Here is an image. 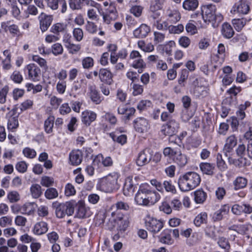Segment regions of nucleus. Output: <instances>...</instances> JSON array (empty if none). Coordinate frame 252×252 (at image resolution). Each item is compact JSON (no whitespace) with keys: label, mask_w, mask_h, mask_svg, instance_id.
<instances>
[{"label":"nucleus","mask_w":252,"mask_h":252,"mask_svg":"<svg viewBox=\"0 0 252 252\" xmlns=\"http://www.w3.org/2000/svg\"><path fill=\"white\" fill-rule=\"evenodd\" d=\"M160 198V194L157 191L151 190L149 185L147 184L141 185L135 196L136 203L142 206L154 205Z\"/></svg>","instance_id":"obj_1"},{"label":"nucleus","mask_w":252,"mask_h":252,"mask_svg":"<svg viewBox=\"0 0 252 252\" xmlns=\"http://www.w3.org/2000/svg\"><path fill=\"white\" fill-rule=\"evenodd\" d=\"M200 181L199 174L194 172H188L180 177L178 183L180 190L186 192L195 189Z\"/></svg>","instance_id":"obj_2"},{"label":"nucleus","mask_w":252,"mask_h":252,"mask_svg":"<svg viewBox=\"0 0 252 252\" xmlns=\"http://www.w3.org/2000/svg\"><path fill=\"white\" fill-rule=\"evenodd\" d=\"M216 8L213 4L204 5L201 8V14L204 21L220 23L223 20L220 14H216Z\"/></svg>","instance_id":"obj_3"},{"label":"nucleus","mask_w":252,"mask_h":252,"mask_svg":"<svg viewBox=\"0 0 252 252\" xmlns=\"http://www.w3.org/2000/svg\"><path fill=\"white\" fill-rule=\"evenodd\" d=\"M119 175L117 173L109 174L101 179L99 184L100 189L105 192H111L117 188Z\"/></svg>","instance_id":"obj_4"},{"label":"nucleus","mask_w":252,"mask_h":252,"mask_svg":"<svg viewBox=\"0 0 252 252\" xmlns=\"http://www.w3.org/2000/svg\"><path fill=\"white\" fill-rule=\"evenodd\" d=\"M52 206L55 209L56 216L59 218H63L65 215L71 216L74 212V203L71 201L63 203L54 202Z\"/></svg>","instance_id":"obj_5"},{"label":"nucleus","mask_w":252,"mask_h":252,"mask_svg":"<svg viewBox=\"0 0 252 252\" xmlns=\"http://www.w3.org/2000/svg\"><path fill=\"white\" fill-rule=\"evenodd\" d=\"M163 154L165 157H168L172 159L174 162L180 167L185 166L188 162L187 156L181 153V151L177 149L166 147L163 150Z\"/></svg>","instance_id":"obj_6"},{"label":"nucleus","mask_w":252,"mask_h":252,"mask_svg":"<svg viewBox=\"0 0 252 252\" xmlns=\"http://www.w3.org/2000/svg\"><path fill=\"white\" fill-rule=\"evenodd\" d=\"M111 217L112 220L115 222L113 226L117 225L120 231L124 232L129 226L130 220L128 216L116 211L112 212Z\"/></svg>","instance_id":"obj_7"},{"label":"nucleus","mask_w":252,"mask_h":252,"mask_svg":"<svg viewBox=\"0 0 252 252\" xmlns=\"http://www.w3.org/2000/svg\"><path fill=\"white\" fill-rule=\"evenodd\" d=\"M128 61L131 66L135 69H142L146 65L141 55L136 50H133L130 52Z\"/></svg>","instance_id":"obj_8"},{"label":"nucleus","mask_w":252,"mask_h":252,"mask_svg":"<svg viewBox=\"0 0 252 252\" xmlns=\"http://www.w3.org/2000/svg\"><path fill=\"white\" fill-rule=\"evenodd\" d=\"M145 220L146 228L152 232H158L163 227V224L162 221L153 217H151L149 216H147L145 218Z\"/></svg>","instance_id":"obj_9"},{"label":"nucleus","mask_w":252,"mask_h":252,"mask_svg":"<svg viewBox=\"0 0 252 252\" xmlns=\"http://www.w3.org/2000/svg\"><path fill=\"white\" fill-rule=\"evenodd\" d=\"M250 11V6L247 0H239L236 2L230 11L233 14L245 15Z\"/></svg>","instance_id":"obj_10"},{"label":"nucleus","mask_w":252,"mask_h":252,"mask_svg":"<svg viewBox=\"0 0 252 252\" xmlns=\"http://www.w3.org/2000/svg\"><path fill=\"white\" fill-rule=\"evenodd\" d=\"M153 155V151L148 148H146L138 155L136 163L138 166H142L148 164L151 160Z\"/></svg>","instance_id":"obj_11"},{"label":"nucleus","mask_w":252,"mask_h":252,"mask_svg":"<svg viewBox=\"0 0 252 252\" xmlns=\"http://www.w3.org/2000/svg\"><path fill=\"white\" fill-rule=\"evenodd\" d=\"M179 127L178 123L174 120H171L162 126L161 131L165 135L171 136L174 135Z\"/></svg>","instance_id":"obj_12"},{"label":"nucleus","mask_w":252,"mask_h":252,"mask_svg":"<svg viewBox=\"0 0 252 252\" xmlns=\"http://www.w3.org/2000/svg\"><path fill=\"white\" fill-rule=\"evenodd\" d=\"M133 123L134 128L138 132H146L150 128V125L148 120L143 117L137 118L134 121Z\"/></svg>","instance_id":"obj_13"},{"label":"nucleus","mask_w":252,"mask_h":252,"mask_svg":"<svg viewBox=\"0 0 252 252\" xmlns=\"http://www.w3.org/2000/svg\"><path fill=\"white\" fill-rule=\"evenodd\" d=\"M26 68L28 71V75L30 79L33 81L39 80L41 70L34 63H30L27 65Z\"/></svg>","instance_id":"obj_14"},{"label":"nucleus","mask_w":252,"mask_h":252,"mask_svg":"<svg viewBox=\"0 0 252 252\" xmlns=\"http://www.w3.org/2000/svg\"><path fill=\"white\" fill-rule=\"evenodd\" d=\"M91 214V212L89 207H86L84 202L79 201L77 204V210L76 216L80 219L89 217Z\"/></svg>","instance_id":"obj_15"},{"label":"nucleus","mask_w":252,"mask_h":252,"mask_svg":"<svg viewBox=\"0 0 252 252\" xmlns=\"http://www.w3.org/2000/svg\"><path fill=\"white\" fill-rule=\"evenodd\" d=\"M88 95L92 101L96 104L100 103L102 101V97L94 84L89 85Z\"/></svg>","instance_id":"obj_16"},{"label":"nucleus","mask_w":252,"mask_h":252,"mask_svg":"<svg viewBox=\"0 0 252 252\" xmlns=\"http://www.w3.org/2000/svg\"><path fill=\"white\" fill-rule=\"evenodd\" d=\"M40 28L42 32L46 31L51 25L53 18L51 15H48L44 13H41L38 17Z\"/></svg>","instance_id":"obj_17"},{"label":"nucleus","mask_w":252,"mask_h":252,"mask_svg":"<svg viewBox=\"0 0 252 252\" xmlns=\"http://www.w3.org/2000/svg\"><path fill=\"white\" fill-rule=\"evenodd\" d=\"M15 112V110L12 109L7 115L8 118L7 127L11 130L16 129L19 126L18 116L16 115Z\"/></svg>","instance_id":"obj_18"},{"label":"nucleus","mask_w":252,"mask_h":252,"mask_svg":"<svg viewBox=\"0 0 252 252\" xmlns=\"http://www.w3.org/2000/svg\"><path fill=\"white\" fill-rule=\"evenodd\" d=\"M69 163L71 165L76 166L79 165L83 159V154L80 150H72L69 154Z\"/></svg>","instance_id":"obj_19"},{"label":"nucleus","mask_w":252,"mask_h":252,"mask_svg":"<svg viewBox=\"0 0 252 252\" xmlns=\"http://www.w3.org/2000/svg\"><path fill=\"white\" fill-rule=\"evenodd\" d=\"M93 163L94 165L99 166L102 164L104 167H109L113 165V161L110 157L104 158L102 155L99 154L95 157Z\"/></svg>","instance_id":"obj_20"},{"label":"nucleus","mask_w":252,"mask_h":252,"mask_svg":"<svg viewBox=\"0 0 252 252\" xmlns=\"http://www.w3.org/2000/svg\"><path fill=\"white\" fill-rule=\"evenodd\" d=\"M1 27L5 32L9 31L13 36H19L20 34V31L19 27L15 24L10 25V21L2 22L1 24Z\"/></svg>","instance_id":"obj_21"},{"label":"nucleus","mask_w":252,"mask_h":252,"mask_svg":"<svg viewBox=\"0 0 252 252\" xmlns=\"http://www.w3.org/2000/svg\"><path fill=\"white\" fill-rule=\"evenodd\" d=\"M81 120L86 126H89L96 118V114L94 112L85 110L82 113Z\"/></svg>","instance_id":"obj_22"},{"label":"nucleus","mask_w":252,"mask_h":252,"mask_svg":"<svg viewBox=\"0 0 252 252\" xmlns=\"http://www.w3.org/2000/svg\"><path fill=\"white\" fill-rule=\"evenodd\" d=\"M99 78L101 82L109 85L113 82L112 73L106 68H101L99 70Z\"/></svg>","instance_id":"obj_23"},{"label":"nucleus","mask_w":252,"mask_h":252,"mask_svg":"<svg viewBox=\"0 0 252 252\" xmlns=\"http://www.w3.org/2000/svg\"><path fill=\"white\" fill-rule=\"evenodd\" d=\"M164 0H155L150 6V11L153 13L152 17L154 19L158 18L160 13L158 12L162 8V5L164 2Z\"/></svg>","instance_id":"obj_24"},{"label":"nucleus","mask_w":252,"mask_h":252,"mask_svg":"<svg viewBox=\"0 0 252 252\" xmlns=\"http://www.w3.org/2000/svg\"><path fill=\"white\" fill-rule=\"evenodd\" d=\"M150 30V28L149 26L143 24L133 31V34L136 38H144L147 36Z\"/></svg>","instance_id":"obj_25"},{"label":"nucleus","mask_w":252,"mask_h":252,"mask_svg":"<svg viewBox=\"0 0 252 252\" xmlns=\"http://www.w3.org/2000/svg\"><path fill=\"white\" fill-rule=\"evenodd\" d=\"M48 230V224L45 221H39L36 223L33 228V233L37 235H41L46 233Z\"/></svg>","instance_id":"obj_26"},{"label":"nucleus","mask_w":252,"mask_h":252,"mask_svg":"<svg viewBox=\"0 0 252 252\" xmlns=\"http://www.w3.org/2000/svg\"><path fill=\"white\" fill-rule=\"evenodd\" d=\"M237 139L234 135L228 136L225 140L223 150L226 152H230L237 145Z\"/></svg>","instance_id":"obj_27"},{"label":"nucleus","mask_w":252,"mask_h":252,"mask_svg":"<svg viewBox=\"0 0 252 252\" xmlns=\"http://www.w3.org/2000/svg\"><path fill=\"white\" fill-rule=\"evenodd\" d=\"M134 184L132 177H127L125 180L124 186L123 191L125 195H129L134 191Z\"/></svg>","instance_id":"obj_28"},{"label":"nucleus","mask_w":252,"mask_h":252,"mask_svg":"<svg viewBox=\"0 0 252 252\" xmlns=\"http://www.w3.org/2000/svg\"><path fill=\"white\" fill-rule=\"evenodd\" d=\"M35 206L34 202H26L22 205V214L32 215L35 211Z\"/></svg>","instance_id":"obj_29"},{"label":"nucleus","mask_w":252,"mask_h":252,"mask_svg":"<svg viewBox=\"0 0 252 252\" xmlns=\"http://www.w3.org/2000/svg\"><path fill=\"white\" fill-rule=\"evenodd\" d=\"M249 21L250 20H248L245 18L234 19L232 21V23L235 30L238 32H240Z\"/></svg>","instance_id":"obj_30"},{"label":"nucleus","mask_w":252,"mask_h":252,"mask_svg":"<svg viewBox=\"0 0 252 252\" xmlns=\"http://www.w3.org/2000/svg\"><path fill=\"white\" fill-rule=\"evenodd\" d=\"M247 179L243 177H237L233 182L234 189L236 190L243 189L247 185Z\"/></svg>","instance_id":"obj_31"},{"label":"nucleus","mask_w":252,"mask_h":252,"mask_svg":"<svg viewBox=\"0 0 252 252\" xmlns=\"http://www.w3.org/2000/svg\"><path fill=\"white\" fill-rule=\"evenodd\" d=\"M221 32L223 35L227 38H231L234 33V31L232 27L228 23H224L222 25Z\"/></svg>","instance_id":"obj_32"},{"label":"nucleus","mask_w":252,"mask_h":252,"mask_svg":"<svg viewBox=\"0 0 252 252\" xmlns=\"http://www.w3.org/2000/svg\"><path fill=\"white\" fill-rule=\"evenodd\" d=\"M5 58L2 61V67L4 69L9 70L11 68V53L8 50H4L3 52Z\"/></svg>","instance_id":"obj_33"},{"label":"nucleus","mask_w":252,"mask_h":252,"mask_svg":"<svg viewBox=\"0 0 252 252\" xmlns=\"http://www.w3.org/2000/svg\"><path fill=\"white\" fill-rule=\"evenodd\" d=\"M198 0H185L183 4V8L189 11H193L198 6Z\"/></svg>","instance_id":"obj_34"},{"label":"nucleus","mask_w":252,"mask_h":252,"mask_svg":"<svg viewBox=\"0 0 252 252\" xmlns=\"http://www.w3.org/2000/svg\"><path fill=\"white\" fill-rule=\"evenodd\" d=\"M168 19L172 23H176L181 19V15L179 12L176 10H168L166 12Z\"/></svg>","instance_id":"obj_35"},{"label":"nucleus","mask_w":252,"mask_h":252,"mask_svg":"<svg viewBox=\"0 0 252 252\" xmlns=\"http://www.w3.org/2000/svg\"><path fill=\"white\" fill-rule=\"evenodd\" d=\"M55 117L49 116L44 122V129L46 133H51L53 131Z\"/></svg>","instance_id":"obj_36"},{"label":"nucleus","mask_w":252,"mask_h":252,"mask_svg":"<svg viewBox=\"0 0 252 252\" xmlns=\"http://www.w3.org/2000/svg\"><path fill=\"white\" fill-rule=\"evenodd\" d=\"M30 192L33 198H38L42 194L41 187L37 184H33L30 188Z\"/></svg>","instance_id":"obj_37"},{"label":"nucleus","mask_w":252,"mask_h":252,"mask_svg":"<svg viewBox=\"0 0 252 252\" xmlns=\"http://www.w3.org/2000/svg\"><path fill=\"white\" fill-rule=\"evenodd\" d=\"M207 221V214L206 212H201L196 216L194 220V223L196 226H200Z\"/></svg>","instance_id":"obj_38"},{"label":"nucleus","mask_w":252,"mask_h":252,"mask_svg":"<svg viewBox=\"0 0 252 252\" xmlns=\"http://www.w3.org/2000/svg\"><path fill=\"white\" fill-rule=\"evenodd\" d=\"M7 199L11 203H16L21 199L20 194L16 190H12L7 193Z\"/></svg>","instance_id":"obj_39"},{"label":"nucleus","mask_w":252,"mask_h":252,"mask_svg":"<svg viewBox=\"0 0 252 252\" xmlns=\"http://www.w3.org/2000/svg\"><path fill=\"white\" fill-rule=\"evenodd\" d=\"M139 48L145 52H151L155 49L154 46L151 43L146 44L144 41L139 40L137 42Z\"/></svg>","instance_id":"obj_40"},{"label":"nucleus","mask_w":252,"mask_h":252,"mask_svg":"<svg viewBox=\"0 0 252 252\" xmlns=\"http://www.w3.org/2000/svg\"><path fill=\"white\" fill-rule=\"evenodd\" d=\"M200 168L202 172L208 175H212L215 168L214 164L210 163H202L200 164Z\"/></svg>","instance_id":"obj_41"},{"label":"nucleus","mask_w":252,"mask_h":252,"mask_svg":"<svg viewBox=\"0 0 252 252\" xmlns=\"http://www.w3.org/2000/svg\"><path fill=\"white\" fill-rule=\"evenodd\" d=\"M225 52V47L222 44H220L218 45V53L220 56V57L217 56V58L220 59L218 61V63H217V64L214 66L215 68L221 66L222 63L224 61V53Z\"/></svg>","instance_id":"obj_42"},{"label":"nucleus","mask_w":252,"mask_h":252,"mask_svg":"<svg viewBox=\"0 0 252 252\" xmlns=\"http://www.w3.org/2000/svg\"><path fill=\"white\" fill-rule=\"evenodd\" d=\"M194 200L197 203H202L206 199V193L202 190H197L194 192Z\"/></svg>","instance_id":"obj_43"},{"label":"nucleus","mask_w":252,"mask_h":252,"mask_svg":"<svg viewBox=\"0 0 252 252\" xmlns=\"http://www.w3.org/2000/svg\"><path fill=\"white\" fill-rule=\"evenodd\" d=\"M131 89L132 90V94L133 96L141 95L144 91L142 85L136 83H131L130 84Z\"/></svg>","instance_id":"obj_44"},{"label":"nucleus","mask_w":252,"mask_h":252,"mask_svg":"<svg viewBox=\"0 0 252 252\" xmlns=\"http://www.w3.org/2000/svg\"><path fill=\"white\" fill-rule=\"evenodd\" d=\"M66 29V25L63 23H58L54 24L51 28V32L55 34H59L63 32Z\"/></svg>","instance_id":"obj_45"},{"label":"nucleus","mask_w":252,"mask_h":252,"mask_svg":"<svg viewBox=\"0 0 252 252\" xmlns=\"http://www.w3.org/2000/svg\"><path fill=\"white\" fill-rule=\"evenodd\" d=\"M44 195L47 199L50 200L58 197L59 193L55 188H50L46 190Z\"/></svg>","instance_id":"obj_46"},{"label":"nucleus","mask_w":252,"mask_h":252,"mask_svg":"<svg viewBox=\"0 0 252 252\" xmlns=\"http://www.w3.org/2000/svg\"><path fill=\"white\" fill-rule=\"evenodd\" d=\"M217 243L221 249L225 250L227 252H229L230 245L226 238L223 237H219Z\"/></svg>","instance_id":"obj_47"},{"label":"nucleus","mask_w":252,"mask_h":252,"mask_svg":"<svg viewBox=\"0 0 252 252\" xmlns=\"http://www.w3.org/2000/svg\"><path fill=\"white\" fill-rule=\"evenodd\" d=\"M216 228L214 225H207L205 228V234L214 239H216L218 236L216 233Z\"/></svg>","instance_id":"obj_48"},{"label":"nucleus","mask_w":252,"mask_h":252,"mask_svg":"<svg viewBox=\"0 0 252 252\" xmlns=\"http://www.w3.org/2000/svg\"><path fill=\"white\" fill-rule=\"evenodd\" d=\"M184 27L182 24L177 26L170 25L168 27L169 32L171 34H180L184 31Z\"/></svg>","instance_id":"obj_49"},{"label":"nucleus","mask_w":252,"mask_h":252,"mask_svg":"<svg viewBox=\"0 0 252 252\" xmlns=\"http://www.w3.org/2000/svg\"><path fill=\"white\" fill-rule=\"evenodd\" d=\"M54 179L47 176H42L40 180V184L45 187H49L53 185Z\"/></svg>","instance_id":"obj_50"},{"label":"nucleus","mask_w":252,"mask_h":252,"mask_svg":"<svg viewBox=\"0 0 252 252\" xmlns=\"http://www.w3.org/2000/svg\"><path fill=\"white\" fill-rule=\"evenodd\" d=\"M110 136L113 139L114 141L121 144V145L125 144L127 141V137L125 134H122L119 136L116 135L113 133L110 134Z\"/></svg>","instance_id":"obj_51"},{"label":"nucleus","mask_w":252,"mask_h":252,"mask_svg":"<svg viewBox=\"0 0 252 252\" xmlns=\"http://www.w3.org/2000/svg\"><path fill=\"white\" fill-rule=\"evenodd\" d=\"M233 227L234 228L233 230L242 235L247 234L249 229V225L246 224L233 226Z\"/></svg>","instance_id":"obj_52"},{"label":"nucleus","mask_w":252,"mask_h":252,"mask_svg":"<svg viewBox=\"0 0 252 252\" xmlns=\"http://www.w3.org/2000/svg\"><path fill=\"white\" fill-rule=\"evenodd\" d=\"M32 60L33 61L37 63L41 67L45 69L48 68L47 62L44 59L40 57L38 55H33L32 57Z\"/></svg>","instance_id":"obj_53"},{"label":"nucleus","mask_w":252,"mask_h":252,"mask_svg":"<svg viewBox=\"0 0 252 252\" xmlns=\"http://www.w3.org/2000/svg\"><path fill=\"white\" fill-rule=\"evenodd\" d=\"M69 53L72 54H76L81 49V46L80 44H74L71 43H68L66 46Z\"/></svg>","instance_id":"obj_54"},{"label":"nucleus","mask_w":252,"mask_h":252,"mask_svg":"<svg viewBox=\"0 0 252 252\" xmlns=\"http://www.w3.org/2000/svg\"><path fill=\"white\" fill-rule=\"evenodd\" d=\"M12 222V218L9 216H4L0 218V226L4 228L11 225Z\"/></svg>","instance_id":"obj_55"},{"label":"nucleus","mask_w":252,"mask_h":252,"mask_svg":"<svg viewBox=\"0 0 252 252\" xmlns=\"http://www.w3.org/2000/svg\"><path fill=\"white\" fill-rule=\"evenodd\" d=\"M14 222L15 225L18 226L24 227L27 222V219L23 216L17 215L15 218Z\"/></svg>","instance_id":"obj_56"},{"label":"nucleus","mask_w":252,"mask_h":252,"mask_svg":"<svg viewBox=\"0 0 252 252\" xmlns=\"http://www.w3.org/2000/svg\"><path fill=\"white\" fill-rule=\"evenodd\" d=\"M28 164L25 161L18 162L15 165L16 170L20 173H24L27 172Z\"/></svg>","instance_id":"obj_57"},{"label":"nucleus","mask_w":252,"mask_h":252,"mask_svg":"<svg viewBox=\"0 0 252 252\" xmlns=\"http://www.w3.org/2000/svg\"><path fill=\"white\" fill-rule=\"evenodd\" d=\"M9 91L8 86H4L0 91V103L4 104L6 101V96Z\"/></svg>","instance_id":"obj_58"},{"label":"nucleus","mask_w":252,"mask_h":252,"mask_svg":"<svg viewBox=\"0 0 252 252\" xmlns=\"http://www.w3.org/2000/svg\"><path fill=\"white\" fill-rule=\"evenodd\" d=\"M194 94L197 96H204L207 94V88L204 86H196L194 89Z\"/></svg>","instance_id":"obj_59"},{"label":"nucleus","mask_w":252,"mask_h":252,"mask_svg":"<svg viewBox=\"0 0 252 252\" xmlns=\"http://www.w3.org/2000/svg\"><path fill=\"white\" fill-rule=\"evenodd\" d=\"M51 48L52 53L55 56L61 55L63 53V47L60 43H56L54 44L52 46Z\"/></svg>","instance_id":"obj_60"},{"label":"nucleus","mask_w":252,"mask_h":252,"mask_svg":"<svg viewBox=\"0 0 252 252\" xmlns=\"http://www.w3.org/2000/svg\"><path fill=\"white\" fill-rule=\"evenodd\" d=\"M62 101V98L57 97L55 95L52 96L50 98V105L55 109H57L59 108Z\"/></svg>","instance_id":"obj_61"},{"label":"nucleus","mask_w":252,"mask_h":252,"mask_svg":"<svg viewBox=\"0 0 252 252\" xmlns=\"http://www.w3.org/2000/svg\"><path fill=\"white\" fill-rule=\"evenodd\" d=\"M143 10V7L140 5H134L130 9V12L136 17H139Z\"/></svg>","instance_id":"obj_62"},{"label":"nucleus","mask_w":252,"mask_h":252,"mask_svg":"<svg viewBox=\"0 0 252 252\" xmlns=\"http://www.w3.org/2000/svg\"><path fill=\"white\" fill-rule=\"evenodd\" d=\"M94 60L91 57H87L82 61V64L84 68L88 69L94 65Z\"/></svg>","instance_id":"obj_63"},{"label":"nucleus","mask_w":252,"mask_h":252,"mask_svg":"<svg viewBox=\"0 0 252 252\" xmlns=\"http://www.w3.org/2000/svg\"><path fill=\"white\" fill-rule=\"evenodd\" d=\"M11 79L16 83H21L23 81V77L19 71L15 70L10 76Z\"/></svg>","instance_id":"obj_64"}]
</instances>
